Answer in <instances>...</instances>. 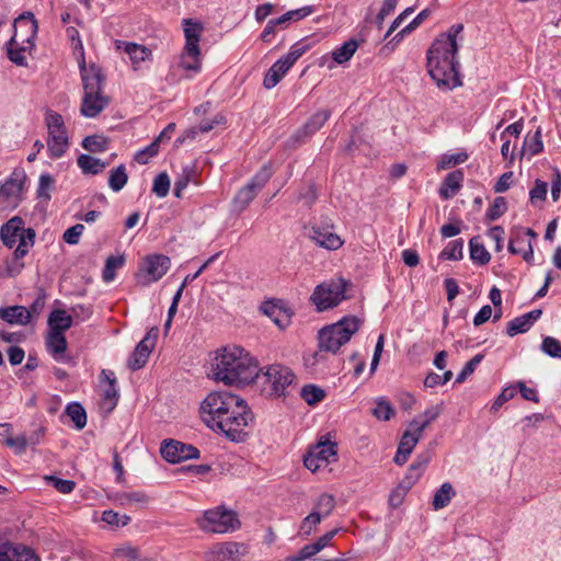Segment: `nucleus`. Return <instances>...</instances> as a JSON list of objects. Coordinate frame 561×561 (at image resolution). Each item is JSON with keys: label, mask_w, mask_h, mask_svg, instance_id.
Here are the masks:
<instances>
[{"label": "nucleus", "mask_w": 561, "mask_h": 561, "mask_svg": "<svg viewBox=\"0 0 561 561\" xmlns=\"http://www.w3.org/2000/svg\"><path fill=\"white\" fill-rule=\"evenodd\" d=\"M204 27L201 23L191 19L184 20L185 46L188 55L196 56L201 54L199 41Z\"/></svg>", "instance_id": "4be33fe9"}, {"label": "nucleus", "mask_w": 561, "mask_h": 561, "mask_svg": "<svg viewBox=\"0 0 561 561\" xmlns=\"http://www.w3.org/2000/svg\"><path fill=\"white\" fill-rule=\"evenodd\" d=\"M77 163L82 173L88 175L100 174L108 165L107 161H102L87 153H81L77 159Z\"/></svg>", "instance_id": "2f4dec72"}, {"label": "nucleus", "mask_w": 561, "mask_h": 561, "mask_svg": "<svg viewBox=\"0 0 561 561\" xmlns=\"http://www.w3.org/2000/svg\"><path fill=\"white\" fill-rule=\"evenodd\" d=\"M308 237L317 245L329 251L337 250L344 243L341 237L333 231V225L330 222H323L322 225H312L309 228Z\"/></svg>", "instance_id": "dca6fc26"}, {"label": "nucleus", "mask_w": 561, "mask_h": 561, "mask_svg": "<svg viewBox=\"0 0 561 561\" xmlns=\"http://www.w3.org/2000/svg\"><path fill=\"white\" fill-rule=\"evenodd\" d=\"M25 178L23 171H14L0 186V199L9 201L11 197L20 195L24 187Z\"/></svg>", "instance_id": "bb28decb"}, {"label": "nucleus", "mask_w": 561, "mask_h": 561, "mask_svg": "<svg viewBox=\"0 0 561 561\" xmlns=\"http://www.w3.org/2000/svg\"><path fill=\"white\" fill-rule=\"evenodd\" d=\"M458 45L449 39H435L426 53V67L438 88L453 90L462 84L460 64L457 60Z\"/></svg>", "instance_id": "f03ea898"}, {"label": "nucleus", "mask_w": 561, "mask_h": 561, "mask_svg": "<svg viewBox=\"0 0 561 561\" xmlns=\"http://www.w3.org/2000/svg\"><path fill=\"white\" fill-rule=\"evenodd\" d=\"M116 46L118 49L123 48L134 64L145 61L151 55V50L135 43L118 41Z\"/></svg>", "instance_id": "473e14b6"}, {"label": "nucleus", "mask_w": 561, "mask_h": 561, "mask_svg": "<svg viewBox=\"0 0 561 561\" xmlns=\"http://www.w3.org/2000/svg\"><path fill=\"white\" fill-rule=\"evenodd\" d=\"M371 414L380 421H389L394 415V409L389 400L380 397L376 400Z\"/></svg>", "instance_id": "a18cd8bd"}, {"label": "nucleus", "mask_w": 561, "mask_h": 561, "mask_svg": "<svg viewBox=\"0 0 561 561\" xmlns=\"http://www.w3.org/2000/svg\"><path fill=\"white\" fill-rule=\"evenodd\" d=\"M411 428L412 431L409 430L404 432L398 446V449L408 453L409 455L412 454L413 449L422 437V433L415 432V427Z\"/></svg>", "instance_id": "8fccbe9b"}, {"label": "nucleus", "mask_w": 561, "mask_h": 561, "mask_svg": "<svg viewBox=\"0 0 561 561\" xmlns=\"http://www.w3.org/2000/svg\"><path fill=\"white\" fill-rule=\"evenodd\" d=\"M527 241L528 240L525 237L523 227L517 226V227L512 228L511 233H510V241H508V245H507L508 252L512 254L522 253V248L520 247L517 248L516 244L524 245V244H527Z\"/></svg>", "instance_id": "09e8293b"}, {"label": "nucleus", "mask_w": 561, "mask_h": 561, "mask_svg": "<svg viewBox=\"0 0 561 561\" xmlns=\"http://www.w3.org/2000/svg\"><path fill=\"white\" fill-rule=\"evenodd\" d=\"M516 394V387H505L501 393L495 398L491 405V411L496 412L505 402L510 401Z\"/></svg>", "instance_id": "774afa93"}, {"label": "nucleus", "mask_w": 561, "mask_h": 561, "mask_svg": "<svg viewBox=\"0 0 561 561\" xmlns=\"http://www.w3.org/2000/svg\"><path fill=\"white\" fill-rule=\"evenodd\" d=\"M309 453L316 455V458L327 467L337 459V445L329 439H320L314 446L310 447Z\"/></svg>", "instance_id": "a878e982"}, {"label": "nucleus", "mask_w": 561, "mask_h": 561, "mask_svg": "<svg viewBox=\"0 0 561 561\" xmlns=\"http://www.w3.org/2000/svg\"><path fill=\"white\" fill-rule=\"evenodd\" d=\"M45 479L60 493L68 494L76 488V482L72 480L61 479L55 476H47Z\"/></svg>", "instance_id": "bf43d9fd"}, {"label": "nucleus", "mask_w": 561, "mask_h": 561, "mask_svg": "<svg viewBox=\"0 0 561 561\" xmlns=\"http://www.w3.org/2000/svg\"><path fill=\"white\" fill-rule=\"evenodd\" d=\"M442 413V404L433 405L426 409L423 413L424 420L420 422L419 420H413L410 423V427H415V432L422 433L423 431L434 422Z\"/></svg>", "instance_id": "ea45409f"}, {"label": "nucleus", "mask_w": 561, "mask_h": 561, "mask_svg": "<svg viewBox=\"0 0 561 561\" xmlns=\"http://www.w3.org/2000/svg\"><path fill=\"white\" fill-rule=\"evenodd\" d=\"M360 320L356 316H346L336 323L319 331L320 350L335 354L358 331Z\"/></svg>", "instance_id": "423d86ee"}, {"label": "nucleus", "mask_w": 561, "mask_h": 561, "mask_svg": "<svg viewBox=\"0 0 561 561\" xmlns=\"http://www.w3.org/2000/svg\"><path fill=\"white\" fill-rule=\"evenodd\" d=\"M45 344L48 353L55 360L62 363L70 360V358L65 355L68 342L64 333L49 330Z\"/></svg>", "instance_id": "aec40b11"}, {"label": "nucleus", "mask_w": 561, "mask_h": 561, "mask_svg": "<svg viewBox=\"0 0 561 561\" xmlns=\"http://www.w3.org/2000/svg\"><path fill=\"white\" fill-rule=\"evenodd\" d=\"M158 335L159 329L157 327H152L147 332L145 337L137 344L135 351L129 356L127 362L128 368L135 371L146 365L152 350L154 348Z\"/></svg>", "instance_id": "2eb2a0df"}, {"label": "nucleus", "mask_w": 561, "mask_h": 561, "mask_svg": "<svg viewBox=\"0 0 561 561\" xmlns=\"http://www.w3.org/2000/svg\"><path fill=\"white\" fill-rule=\"evenodd\" d=\"M47 324L50 331L64 333L72 327L73 317L64 309H55L49 313Z\"/></svg>", "instance_id": "7c9ffc66"}, {"label": "nucleus", "mask_w": 561, "mask_h": 561, "mask_svg": "<svg viewBox=\"0 0 561 561\" xmlns=\"http://www.w3.org/2000/svg\"><path fill=\"white\" fill-rule=\"evenodd\" d=\"M463 257V240L456 239L450 241L440 252V260L459 261Z\"/></svg>", "instance_id": "37998d69"}, {"label": "nucleus", "mask_w": 561, "mask_h": 561, "mask_svg": "<svg viewBox=\"0 0 561 561\" xmlns=\"http://www.w3.org/2000/svg\"><path fill=\"white\" fill-rule=\"evenodd\" d=\"M26 255L24 244H18L13 252V257L7 262V274L10 277L19 275L24 268V263L21 261Z\"/></svg>", "instance_id": "58836bf2"}, {"label": "nucleus", "mask_w": 561, "mask_h": 561, "mask_svg": "<svg viewBox=\"0 0 561 561\" xmlns=\"http://www.w3.org/2000/svg\"><path fill=\"white\" fill-rule=\"evenodd\" d=\"M423 471L417 469L415 466H410L407 476L399 484V489L403 490V493H408V491L416 483V481L421 478Z\"/></svg>", "instance_id": "680f3d73"}, {"label": "nucleus", "mask_w": 561, "mask_h": 561, "mask_svg": "<svg viewBox=\"0 0 561 561\" xmlns=\"http://www.w3.org/2000/svg\"><path fill=\"white\" fill-rule=\"evenodd\" d=\"M101 380L106 381L107 386L103 390V400L106 402H110L108 411H112L118 401L119 394L116 389V377L115 374L112 370L103 369L101 371Z\"/></svg>", "instance_id": "c756f323"}, {"label": "nucleus", "mask_w": 561, "mask_h": 561, "mask_svg": "<svg viewBox=\"0 0 561 561\" xmlns=\"http://www.w3.org/2000/svg\"><path fill=\"white\" fill-rule=\"evenodd\" d=\"M102 520L112 526H126L130 522L127 515H119L118 513L108 510L102 513Z\"/></svg>", "instance_id": "0e129e2a"}, {"label": "nucleus", "mask_w": 561, "mask_h": 561, "mask_svg": "<svg viewBox=\"0 0 561 561\" xmlns=\"http://www.w3.org/2000/svg\"><path fill=\"white\" fill-rule=\"evenodd\" d=\"M331 116L329 110H321L316 112L293 136V140L297 144H302L307 138L317 133Z\"/></svg>", "instance_id": "f3484780"}, {"label": "nucleus", "mask_w": 561, "mask_h": 561, "mask_svg": "<svg viewBox=\"0 0 561 561\" xmlns=\"http://www.w3.org/2000/svg\"><path fill=\"white\" fill-rule=\"evenodd\" d=\"M540 309L531 310L519 317L514 318L507 323L506 333L508 336H515L519 333H526L533 324L541 317Z\"/></svg>", "instance_id": "412c9836"}, {"label": "nucleus", "mask_w": 561, "mask_h": 561, "mask_svg": "<svg viewBox=\"0 0 561 561\" xmlns=\"http://www.w3.org/2000/svg\"><path fill=\"white\" fill-rule=\"evenodd\" d=\"M170 179L165 172H161L153 180L152 193L162 198L169 194Z\"/></svg>", "instance_id": "864d4df0"}, {"label": "nucleus", "mask_w": 561, "mask_h": 561, "mask_svg": "<svg viewBox=\"0 0 561 561\" xmlns=\"http://www.w3.org/2000/svg\"><path fill=\"white\" fill-rule=\"evenodd\" d=\"M47 148L50 158H61L69 148L67 129L48 131Z\"/></svg>", "instance_id": "b1692460"}, {"label": "nucleus", "mask_w": 561, "mask_h": 561, "mask_svg": "<svg viewBox=\"0 0 561 561\" xmlns=\"http://www.w3.org/2000/svg\"><path fill=\"white\" fill-rule=\"evenodd\" d=\"M14 34L8 43V57L18 66L26 65L24 53L34 46L37 21L31 12L20 15L14 21Z\"/></svg>", "instance_id": "20e7f679"}, {"label": "nucleus", "mask_w": 561, "mask_h": 561, "mask_svg": "<svg viewBox=\"0 0 561 561\" xmlns=\"http://www.w3.org/2000/svg\"><path fill=\"white\" fill-rule=\"evenodd\" d=\"M245 546L239 542H225L215 546L206 554V561H237L244 553Z\"/></svg>", "instance_id": "a211bd4d"}, {"label": "nucleus", "mask_w": 561, "mask_h": 561, "mask_svg": "<svg viewBox=\"0 0 561 561\" xmlns=\"http://www.w3.org/2000/svg\"><path fill=\"white\" fill-rule=\"evenodd\" d=\"M308 48L309 46L301 42L295 43L290 47L289 51L277 59L267 70L263 80L264 88L270 90L276 87L295 62L308 50Z\"/></svg>", "instance_id": "1a4fd4ad"}, {"label": "nucleus", "mask_w": 561, "mask_h": 561, "mask_svg": "<svg viewBox=\"0 0 561 561\" xmlns=\"http://www.w3.org/2000/svg\"><path fill=\"white\" fill-rule=\"evenodd\" d=\"M33 430L26 435L30 446L38 445L47 433V427L43 422H33Z\"/></svg>", "instance_id": "052dcab7"}, {"label": "nucleus", "mask_w": 561, "mask_h": 561, "mask_svg": "<svg viewBox=\"0 0 561 561\" xmlns=\"http://www.w3.org/2000/svg\"><path fill=\"white\" fill-rule=\"evenodd\" d=\"M24 221L21 217L14 216L3 224L0 228V239L2 243L12 249L20 239V232L23 230Z\"/></svg>", "instance_id": "5701e85b"}, {"label": "nucleus", "mask_w": 561, "mask_h": 561, "mask_svg": "<svg viewBox=\"0 0 561 561\" xmlns=\"http://www.w3.org/2000/svg\"><path fill=\"white\" fill-rule=\"evenodd\" d=\"M456 495V492L450 482H445L440 485V488L435 492L432 505L435 511L442 510L446 507L453 496Z\"/></svg>", "instance_id": "f704fd0d"}, {"label": "nucleus", "mask_w": 561, "mask_h": 561, "mask_svg": "<svg viewBox=\"0 0 561 561\" xmlns=\"http://www.w3.org/2000/svg\"><path fill=\"white\" fill-rule=\"evenodd\" d=\"M80 59L78 60L80 76L83 84V98L80 113L84 117H96L110 104V96L104 91L105 77L96 65L87 67L82 42L79 41Z\"/></svg>", "instance_id": "7ed1b4c3"}, {"label": "nucleus", "mask_w": 561, "mask_h": 561, "mask_svg": "<svg viewBox=\"0 0 561 561\" xmlns=\"http://www.w3.org/2000/svg\"><path fill=\"white\" fill-rule=\"evenodd\" d=\"M213 379L228 386L248 385L259 377L257 362L240 346H227L216 353Z\"/></svg>", "instance_id": "f257e3e1"}, {"label": "nucleus", "mask_w": 561, "mask_h": 561, "mask_svg": "<svg viewBox=\"0 0 561 561\" xmlns=\"http://www.w3.org/2000/svg\"><path fill=\"white\" fill-rule=\"evenodd\" d=\"M238 394L226 390H215L207 394L201 403V415L203 422L210 430L224 417L229 408H237Z\"/></svg>", "instance_id": "0eeeda50"}, {"label": "nucleus", "mask_w": 561, "mask_h": 561, "mask_svg": "<svg viewBox=\"0 0 561 561\" xmlns=\"http://www.w3.org/2000/svg\"><path fill=\"white\" fill-rule=\"evenodd\" d=\"M0 319L9 324L26 325L30 322V311L24 306L0 308Z\"/></svg>", "instance_id": "cd10ccee"}, {"label": "nucleus", "mask_w": 561, "mask_h": 561, "mask_svg": "<svg viewBox=\"0 0 561 561\" xmlns=\"http://www.w3.org/2000/svg\"><path fill=\"white\" fill-rule=\"evenodd\" d=\"M334 507H335L334 496L331 494H328V493H323L318 497L312 512L318 513L319 516L323 519L332 513Z\"/></svg>", "instance_id": "c03bdc74"}, {"label": "nucleus", "mask_w": 561, "mask_h": 561, "mask_svg": "<svg viewBox=\"0 0 561 561\" xmlns=\"http://www.w3.org/2000/svg\"><path fill=\"white\" fill-rule=\"evenodd\" d=\"M300 397L309 405H316L325 398V391L317 385H305L300 390Z\"/></svg>", "instance_id": "a19ab883"}, {"label": "nucleus", "mask_w": 561, "mask_h": 561, "mask_svg": "<svg viewBox=\"0 0 561 561\" xmlns=\"http://www.w3.org/2000/svg\"><path fill=\"white\" fill-rule=\"evenodd\" d=\"M194 174V169L192 167H184L181 176L175 181L173 193L178 198L182 197V192L188 185L192 176Z\"/></svg>", "instance_id": "4d7b16f0"}, {"label": "nucleus", "mask_w": 561, "mask_h": 561, "mask_svg": "<svg viewBox=\"0 0 561 561\" xmlns=\"http://www.w3.org/2000/svg\"><path fill=\"white\" fill-rule=\"evenodd\" d=\"M0 561H41L38 556L23 545L12 546L10 542L0 545Z\"/></svg>", "instance_id": "6ab92c4d"}, {"label": "nucleus", "mask_w": 561, "mask_h": 561, "mask_svg": "<svg viewBox=\"0 0 561 561\" xmlns=\"http://www.w3.org/2000/svg\"><path fill=\"white\" fill-rule=\"evenodd\" d=\"M124 262L125 260L123 256H108L105 261V265L102 272L103 280L106 283L114 280L116 276V270L122 267L124 265Z\"/></svg>", "instance_id": "de8ad7c7"}, {"label": "nucleus", "mask_w": 561, "mask_h": 561, "mask_svg": "<svg viewBox=\"0 0 561 561\" xmlns=\"http://www.w3.org/2000/svg\"><path fill=\"white\" fill-rule=\"evenodd\" d=\"M110 139L103 135H90L83 138L81 146L89 152L99 153L108 149Z\"/></svg>", "instance_id": "c9c22d12"}, {"label": "nucleus", "mask_w": 561, "mask_h": 561, "mask_svg": "<svg viewBox=\"0 0 561 561\" xmlns=\"http://www.w3.org/2000/svg\"><path fill=\"white\" fill-rule=\"evenodd\" d=\"M543 150V144L541 140V130L538 128L534 135H527L524 140L520 156L528 153L529 157H534Z\"/></svg>", "instance_id": "e433bc0d"}, {"label": "nucleus", "mask_w": 561, "mask_h": 561, "mask_svg": "<svg viewBox=\"0 0 561 561\" xmlns=\"http://www.w3.org/2000/svg\"><path fill=\"white\" fill-rule=\"evenodd\" d=\"M265 389L271 396L282 397L286 394L287 388L291 386L296 376L293 370L280 364H273L266 367L263 373Z\"/></svg>", "instance_id": "f8f14e48"}, {"label": "nucleus", "mask_w": 561, "mask_h": 561, "mask_svg": "<svg viewBox=\"0 0 561 561\" xmlns=\"http://www.w3.org/2000/svg\"><path fill=\"white\" fill-rule=\"evenodd\" d=\"M171 261L163 254H150L144 259V262L137 274V282L142 286H148L161 279L169 271Z\"/></svg>", "instance_id": "ddd939ff"}, {"label": "nucleus", "mask_w": 561, "mask_h": 561, "mask_svg": "<svg viewBox=\"0 0 561 561\" xmlns=\"http://www.w3.org/2000/svg\"><path fill=\"white\" fill-rule=\"evenodd\" d=\"M54 183H55V181L50 174L43 173L39 176V181H38V187H37V192H36L37 197L45 199V201H49L51 197L50 191L54 187Z\"/></svg>", "instance_id": "603ef678"}, {"label": "nucleus", "mask_w": 561, "mask_h": 561, "mask_svg": "<svg viewBox=\"0 0 561 561\" xmlns=\"http://www.w3.org/2000/svg\"><path fill=\"white\" fill-rule=\"evenodd\" d=\"M352 286L351 282L340 277L318 285L310 300L316 305L317 311H325L339 306L347 299L346 290Z\"/></svg>", "instance_id": "6e6552de"}, {"label": "nucleus", "mask_w": 561, "mask_h": 561, "mask_svg": "<svg viewBox=\"0 0 561 561\" xmlns=\"http://www.w3.org/2000/svg\"><path fill=\"white\" fill-rule=\"evenodd\" d=\"M45 123H46L48 131H51V130L58 131L61 129H66L62 116L59 113L54 112L51 110H48L46 112Z\"/></svg>", "instance_id": "69168bd1"}, {"label": "nucleus", "mask_w": 561, "mask_h": 561, "mask_svg": "<svg viewBox=\"0 0 561 561\" xmlns=\"http://www.w3.org/2000/svg\"><path fill=\"white\" fill-rule=\"evenodd\" d=\"M273 175L271 164H264L236 194L232 203L234 209L242 213L255 198L257 193L266 185Z\"/></svg>", "instance_id": "9d476101"}, {"label": "nucleus", "mask_w": 561, "mask_h": 561, "mask_svg": "<svg viewBox=\"0 0 561 561\" xmlns=\"http://www.w3.org/2000/svg\"><path fill=\"white\" fill-rule=\"evenodd\" d=\"M180 66L187 71H193L195 73L199 72L202 66L201 54L191 56L188 55L186 47H184V50L181 55Z\"/></svg>", "instance_id": "6e6d98bb"}, {"label": "nucleus", "mask_w": 561, "mask_h": 561, "mask_svg": "<svg viewBox=\"0 0 561 561\" xmlns=\"http://www.w3.org/2000/svg\"><path fill=\"white\" fill-rule=\"evenodd\" d=\"M357 48L358 42L354 38H351L350 41L345 42L342 46L334 49V51L332 53V58L335 62L342 65L353 57Z\"/></svg>", "instance_id": "4c0bfd02"}, {"label": "nucleus", "mask_w": 561, "mask_h": 561, "mask_svg": "<svg viewBox=\"0 0 561 561\" xmlns=\"http://www.w3.org/2000/svg\"><path fill=\"white\" fill-rule=\"evenodd\" d=\"M470 259L478 265H485L490 262L491 255L480 242V237H473L469 241Z\"/></svg>", "instance_id": "72a5a7b5"}, {"label": "nucleus", "mask_w": 561, "mask_h": 561, "mask_svg": "<svg viewBox=\"0 0 561 561\" xmlns=\"http://www.w3.org/2000/svg\"><path fill=\"white\" fill-rule=\"evenodd\" d=\"M66 414L71 419L78 430H82L87 425V413L80 403H69L66 407Z\"/></svg>", "instance_id": "79ce46f5"}, {"label": "nucleus", "mask_w": 561, "mask_h": 561, "mask_svg": "<svg viewBox=\"0 0 561 561\" xmlns=\"http://www.w3.org/2000/svg\"><path fill=\"white\" fill-rule=\"evenodd\" d=\"M463 178H465L463 171L460 169L449 172L445 176V179L439 187V191H438L439 196L443 199L453 198L461 188Z\"/></svg>", "instance_id": "393cba45"}, {"label": "nucleus", "mask_w": 561, "mask_h": 561, "mask_svg": "<svg viewBox=\"0 0 561 561\" xmlns=\"http://www.w3.org/2000/svg\"><path fill=\"white\" fill-rule=\"evenodd\" d=\"M128 175L124 164H119L110 173L108 185L114 192H119L126 185Z\"/></svg>", "instance_id": "49530a36"}, {"label": "nucleus", "mask_w": 561, "mask_h": 561, "mask_svg": "<svg viewBox=\"0 0 561 561\" xmlns=\"http://www.w3.org/2000/svg\"><path fill=\"white\" fill-rule=\"evenodd\" d=\"M198 524L203 530L216 534L233 531L240 525L232 511L219 508L206 511Z\"/></svg>", "instance_id": "9b49d317"}, {"label": "nucleus", "mask_w": 561, "mask_h": 561, "mask_svg": "<svg viewBox=\"0 0 561 561\" xmlns=\"http://www.w3.org/2000/svg\"><path fill=\"white\" fill-rule=\"evenodd\" d=\"M160 453L162 458L170 463H178L199 457V450L195 446L175 439L163 440Z\"/></svg>", "instance_id": "4468645a"}, {"label": "nucleus", "mask_w": 561, "mask_h": 561, "mask_svg": "<svg viewBox=\"0 0 561 561\" xmlns=\"http://www.w3.org/2000/svg\"><path fill=\"white\" fill-rule=\"evenodd\" d=\"M507 210L506 199L502 196L495 197L492 204L489 206L486 210V219L489 221H494L502 217Z\"/></svg>", "instance_id": "3c124183"}, {"label": "nucleus", "mask_w": 561, "mask_h": 561, "mask_svg": "<svg viewBox=\"0 0 561 561\" xmlns=\"http://www.w3.org/2000/svg\"><path fill=\"white\" fill-rule=\"evenodd\" d=\"M468 159L466 152H458L451 154H444L438 163V169L445 170L457 164L463 163Z\"/></svg>", "instance_id": "e2e57ef3"}, {"label": "nucleus", "mask_w": 561, "mask_h": 561, "mask_svg": "<svg viewBox=\"0 0 561 561\" xmlns=\"http://www.w3.org/2000/svg\"><path fill=\"white\" fill-rule=\"evenodd\" d=\"M260 310L271 318L272 321L280 329H285L290 322V314L287 310L283 309L274 301H264L260 307Z\"/></svg>", "instance_id": "c85d7f7f"}, {"label": "nucleus", "mask_w": 561, "mask_h": 561, "mask_svg": "<svg viewBox=\"0 0 561 561\" xmlns=\"http://www.w3.org/2000/svg\"><path fill=\"white\" fill-rule=\"evenodd\" d=\"M253 422V413L247 401L238 396L237 408H229L224 417L216 423L214 432L224 434L231 442H244L248 437L245 428Z\"/></svg>", "instance_id": "39448f33"}, {"label": "nucleus", "mask_w": 561, "mask_h": 561, "mask_svg": "<svg viewBox=\"0 0 561 561\" xmlns=\"http://www.w3.org/2000/svg\"><path fill=\"white\" fill-rule=\"evenodd\" d=\"M84 230L82 224H76L64 232L62 240L70 245L78 244Z\"/></svg>", "instance_id": "338daca9"}, {"label": "nucleus", "mask_w": 561, "mask_h": 561, "mask_svg": "<svg viewBox=\"0 0 561 561\" xmlns=\"http://www.w3.org/2000/svg\"><path fill=\"white\" fill-rule=\"evenodd\" d=\"M540 348L546 355L550 357L561 358V343L556 337H543Z\"/></svg>", "instance_id": "5fc2aeb1"}, {"label": "nucleus", "mask_w": 561, "mask_h": 561, "mask_svg": "<svg viewBox=\"0 0 561 561\" xmlns=\"http://www.w3.org/2000/svg\"><path fill=\"white\" fill-rule=\"evenodd\" d=\"M159 152V139H154L150 145L145 147L144 149L137 151L135 154V160L139 164H147L149 159L157 156Z\"/></svg>", "instance_id": "13d9d810"}]
</instances>
